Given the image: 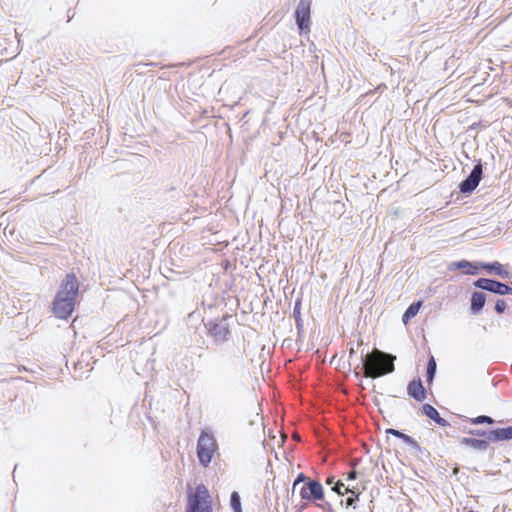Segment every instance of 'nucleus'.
<instances>
[{
	"instance_id": "nucleus-1",
	"label": "nucleus",
	"mask_w": 512,
	"mask_h": 512,
	"mask_svg": "<svg viewBox=\"0 0 512 512\" xmlns=\"http://www.w3.org/2000/svg\"><path fill=\"white\" fill-rule=\"evenodd\" d=\"M78 293L79 281L77 277L74 273L66 274L52 303V310L57 318L67 320L72 315Z\"/></svg>"
},
{
	"instance_id": "nucleus-2",
	"label": "nucleus",
	"mask_w": 512,
	"mask_h": 512,
	"mask_svg": "<svg viewBox=\"0 0 512 512\" xmlns=\"http://www.w3.org/2000/svg\"><path fill=\"white\" fill-rule=\"evenodd\" d=\"M395 360L396 356L379 349L361 353L362 370L366 377L373 379L392 373L395 370Z\"/></svg>"
},
{
	"instance_id": "nucleus-3",
	"label": "nucleus",
	"mask_w": 512,
	"mask_h": 512,
	"mask_svg": "<svg viewBox=\"0 0 512 512\" xmlns=\"http://www.w3.org/2000/svg\"><path fill=\"white\" fill-rule=\"evenodd\" d=\"M232 319L233 316L228 313H225L221 317H216L207 321L202 319L206 335L212 339L215 345H223L232 338V330L229 323V321Z\"/></svg>"
},
{
	"instance_id": "nucleus-4",
	"label": "nucleus",
	"mask_w": 512,
	"mask_h": 512,
	"mask_svg": "<svg viewBox=\"0 0 512 512\" xmlns=\"http://www.w3.org/2000/svg\"><path fill=\"white\" fill-rule=\"evenodd\" d=\"M212 498L203 483L197 484L192 492L188 487L186 512H213Z\"/></svg>"
},
{
	"instance_id": "nucleus-5",
	"label": "nucleus",
	"mask_w": 512,
	"mask_h": 512,
	"mask_svg": "<svg viewBox=\"0 0 512 512\" xmlns=\"http://www.w3.org/2000/svg\"><path fill=\"white\" fill-rule=\"evenodd\" d=\"M217 451L218 443L213 433L206 429L201 430L196 447L199 464L204 468L208 467Z\"/></svg>"
},
{
	"instance_id": "nucleus-6",
	"label": "nucleus",
	"mask_w": 512,
	"mask_h": 512,
	"mask_svg": "<svg viewBox=\"0 0 512 512\" xmlns=\"http://www.w3.org/2000/svg\"><path fill=\"white\" fill-rule=\"evenodd\" d=\"M463 432L473 436L474 438L488 441L489 444L512 440V426L493 429H468L464 426Z\"/></svg>"
},
{
	"instance_id": "nucleus-7",
	"label": "nucleus",
	"mask_w": 512,
	"mask_h": 512,
	"mask_svg": "<svg viewBox=\"0 0 512 512\" xmlns=\"http://www.w3.org/2000/svg\"><path fill=\"white\" fill-rule=\"evenodd\" d=\"M312 0H299L294 11V18L300 34L310 31Z\"/></svg>"
},
{
	"instance_id": "nucleus-8",
	"label": "nucleus",
	"mask_w": 512,
	"mask_h": 512,
	"mask_svg": "<svg viewBox=\"0 0 512 512\" xmlns=\"http://www.w3.org/2000/svg\"><path fill=\"white\" fill-rule=\"evenodd\" d=\"M482 178H483V165H482V161L479 159V160L475 161V164H474L473 169L471 170L470 174L459 183V185H458L459 192L464 195L471 194L478 187Z\"/></svg>"
},
{
	"instance_id": "nucleus-9",
	"label": "nucleus",
	"mask_w": 512,
	"mask_h": 512,
	"mask_svg": "<svg viewBox=\"0 0 512 512\" xmlns=\"http://www.w3.org/2000/svg\"><path fill=\"white\" fill-rule=\"evenodd\" d=\"M473 286L500 296L512 295V287L492 278H478L473 282Z\"/></svg>"
},
{
	"instance_id": "nucleus-10",
	"label": "nucleus",
	"mask_w": 512,
	"mask_h": 512,
	"mask_svg": "<svg viewBox=\"0 0 512 512\" xmlns=\"http://www.w3.org/2000/svg\"><path fill=\"white\" fill-rule=\"evenodd\" d=\"M300 496L305 500H322L324 498L323 486L318 480H309L301 488Z\"/></svg>"
},
{
	"instance_id": "nucleus-11",
	"label": "nucleus",
	"mask_w": 512,
	"mask_h": 512,
	"mask_svg": "<svg viewBox=\"0 0 512 512\" xmlns=\"http://www.w3.org/2000/svg\"><path fill=\"white\" fill-rule=\"evenodd\" d=\"M407 394L418 402H423L426 399L427 392L420 378L413 379L408 383Z\"/></svg>"
},
{
	"instance_id": "nucleus-12",
	"label": "nucleus",
	"mask_w": 512,
	"mask_h": 512,
	"mask_svg": "<svg viewBox=\"0 0 512 512\" xmlns=\"http://www.w3.org/2000/svg\"><path fill=\"white\" fill-rule=\"evenodd\" d=\"M480 262H471L465 259L454 261L449 264L450 270H464L466 275H477L481 266Z\"/></svg>"
},
{
	"instance_id": "nucleus-13",
	"label": "nucleus",
	"mask_w": 512,
	"mask_h": 512,
	"mask_svg": "<svg viewBox=\"0 0 512 512\" xmlns=\"http://www.w3.org/2000/svg\"><path fill=\"white\" fill-rule=\"evenodd\" d=\"M487 301V296L482 291H473L470 298V313L472 315H479Z\"/></svg>"
},
{
	"instance_id": "nucleus-14",
	"label": "nucleus",
	"mask_w": 512,
	"mask_h": 512,
	"mask_svg": "<svg viewBox=\"0 0 512 512\" xmlns=\"http://www.w3.org/2000/svg\"><path fill=\"white\" fill-rule=\"evenodd\" d=\"M421 413L439 426L452 428V425L446 419L441 417L437 409L431 404H423L421 407Z\"/></svg>"
},
{
	"instance_id": "nucleus-15",
	"label": "nucleus",
	"mask_w": 512,
	"mask_h": 512,
	"mask_svg": "<svg viewBox=\"0 0 512 512\" xmlns=\"http://www.w3.org/2000/svg\"><path fill=\"white\" fill-rule=\"evenodd\" d=\"M479 265L489 274H495L504 279L511 277V273L498 261L480 262Z\"/></svg>"
},
{
	"instance_id": "nucleus-16",
	"label": "nucleus",
	"mask_w": 512,
	"mask_h": 512,
	"mask_svg": "<svg viewBox=\"0 0 512 512\" xmlns=\"http://www.w3.org/2000/svg\"><path fill=\"white\" fill-rule=\"evenodd\" d=\"M460 445L471 447L472 449L478 452H485L488 447V441H484L482 439L474 438V437H463L460 440Z\"/></svg>"
},
{
	"instance_id": "nucleus-17",
	"label": "nucleus",
	"mask_w": 512,
	"mask_h": 512,
	"mask_svg": "<svg viewBox=\"0 0 512 512\" xmlns=\"http://www.w3.org/2000/svg\"><path fill=\"white\" fill-rule=\"evenodd\" d=\"M422 307V301L417 300L412 302L402 315V322L406 325L411 319H413Z\"/></svg>"
},
{
	"instance_id": "nucleus-18",
	"label": "nucleus",
	"mask_w": 512,
	"mask_h": 512,
	"mask_svg": "<svg viewBox=\"0 0 512 512\" xmlns=\"http://www.w3.org/2000/svg\"><path fill=\"white\" fill-rule=\"evenodd\" d=\"M386 434L392 435V436L402 440L405 444H407L411 448L413 446L417 445V441L413 437L409 436L408 434H405L404 432H402L400 430H397L394 428H388V429H386Z\"/></svg>"
},
{
	"instance_id": "nucleus-19",
	"label": "nucleus",
	"mask_w": 512,
	"mask_h": 512,
	"mask_svg": "<svg viewBox=\"0 0 512 512\" xmlns=\"http://www.w3.org/2000/svg\"><path fill=\"white\" fill-rule=\"evenodd\" d=\"M292 317L295 319V324L298 332L303 331V320L301 318V299H297L294 303Z\"/></svg>"
},
{
	"instance_id": "nucleus-20",
	"label": "nucleus",
	"mask_w": 512,
	"mask_h": 512,
	"mask_svg": "<svg viewBox=\"0 0 512 512\" xmlns=\"http://www.w3.org/2000/svg\"><path fill=\"white\" fill-rule=\"evenodd\" d=\"M437 370V364L436 360L433 356H430L427 361V367H426V381L428 384L432 383Z\"/></svg>"
},
{
	"instance_id": "nucleus-21",
	"label": "nucleus",
	"mask_w": 512,
	"mask_h": 512,
	"mask_svg": "<svg viewBox=\"0 0 512 512\" xmlns=\"http://www.w3.org/2000/svg\"><path fill=\"white\" fill-rule=\"evenodd\" d=\"M345 493H351V496H349L347 499H346V505L347 507H352V508H356V502L359 500V496H360V491L357 490L356 488H350L349 486H347L345 488Z\"/></svg>"
},
{
	"instance_id": "nucleus-22",
	"label": "nucleus",
	"mask_w": 512,
	"mask_h": 512,
	"mask_svg": "<svg viewBox=\"0 0 512 512\" xmlns=\"http://www.w3.org/2000/svg\"><path fill=\"white\" fill-rule=\"evenodd\" d=\"M230 507L233 512H243L240 494L233 491L230 494Z\"/></svg>"
},
{
	"instance_id": "nucleus-23",
	"label": "nucleus",
	"mask_w": 512,
	"mask_h": 512,
	"mask_svg": "<svg viewBox=\"0 0 512 512\" xmlns=\"http://www.w3.org/2000/svg\"><path fill=\"white\" fill-rule=\"evenodd\" d=\"M469 421L473 425H493L496 422L494 418L488 415H479L473 418H469Z\"/></svg>"
},
{
	"instance_id": "nucleus-24",
	"label": "nucleus",
	"mask_w": 512,
	"mask_h": 512,
	"mask_svg": "<svg viewBox=\"0 0 512 512\" xmlns=\"http://www.w3.org/2000/svg\"><path fill=\"white\" fill-rule=\"evenodd\" d=\"M412 449L415 450V454L416 456L421 460V461H425L426 459H428L430 457V452L419 445V443L417 442V445L416 446H413Z\"/></svg>"
},
{
	"instance_id": "nucleus-25",
	"label": "nucleus",
	"mask_w": 512,
	"mask_h": 512,
	"mask_svg": "<svg viewBox=\"0 0 512 512\" xmlns=\"http://www.w3.org/2000/svg\"><path fill=\"white\" fill-rule=\"evenodd\" d=\"M506 307H507V304L504 299H497V301L495 302L494 309H495L496 313L502 314L506 310Z\"/></svg>"
},
{
	"instance_id": "nucleus-26",
	"label": "nucleus",
	"mask_w": 512,
	"mask_h": 512,
	"mask_svg": "<svg viewBox=\"0 0 512 512\" xmlns=\"http://www.w3.org/2000/svg\"><path fill=\"white\" fill-rule=\"evenodd\" d=\"M342 488H346L344 483L340 480L336 481L334 485L332 486V491L337 493L338 495L342 496L345 494V492H342Z\"/></svg>"
},
{
	"instance_id": "nucleus-27",
	"label": "nucleus",
	"mask_w": 512,
	"mask_h": 512,
	"mask_svg": "<svg viewBox=\"0 0 512 512\" xmlns=\"http://www.w3.org/2000/svg\"><path fill=\"white\" fill-rule=\"evenodd\" d=\"M306 479V476L304 473H299L296 478L294 479V482H293V487L297 486L298 484H300L301 482L305 481Z\"/></svg>"
},
{
	"instance_id": "nucleus-28",
	"label": "nucleus",
	"mask_w": 512,
	"mask_h": 512,
	"mask_svg": "<svg viewBox=\"0 0 512 512\" xmlns=\"http://www.w3.org/2000/svg\"><path fill=\"white\" fill-rule=\"evenodd\" d=\"M357 475H358L357 471H356L355 469H352V470H350V471L347 473L346 479H347L348 481H354V480H356V479H357Z\"/></svg>"
},
{
	"instance_id": "nucleus-29",
	"label": "nucleus",
	"mask_w": 512,
	"mask_h": 512,
	"mask_svg": "<svg viewBox=\"0 0 512 512\" xmlns=\"http://www.w3.org/2000/svg\"><path fill=\"white\" fill-rule=\"evenodd\" d=\"M335 482H336L335 481V477L333 475L328 476L327 479H326V484L327 485H332L333 486Z\"/></svg>"
},
{
	"instance_id": "nucleus-30",
	"label": "nucleus",
	"mask_w": 512,
	"mask_h": 512,
	"mask_svg": "<svg viewBox=\"0 0 512 512\" xmlns=\"http://www.w3.org/2000/svg\"><path fill=\"white\" fill-rule=\"evenodd\" d=\"M356 353L354 347H351L349 350L350 358Z\"/></svg>"
},
{
	"instance_id": "nucleus-31",
	"label": "nucleus",
	"mask_w": 512,
	"mask_h": 512,
	"mask_svg": "<svg viewBox=\"0 0 512 512\" xmlns=\"http://www.w3.org/2000/svg\"><path fill=\"white\" fill-rule=\"evenodd\" d=\"M458 472H459V467H458V466H455V467L453 468V473H452V474H453V475H457V473H458Z\"/></svg>"
},
{
	"instance_id": "nucleus-32",
	"label": "nucleus",
	"mask_w": 512,
	"mask_h": 512,
	"mask_svg": "<svg viewBox=\"0 0 512 512\" xmlns=\"http://www.w3.org/2000/svg\"><path fill=\"white\" fill-rule=\"evenodd\" d=\"M446 435L450 437H455L454 431H447Z\"/></svg>"
},
{
	"instance_id": "nucleus-33",
	"label": "nucleus",
	"mask_w": 512,
	"mask_h": 512,
	"mask_svg": "<svg viewBox=\"0 0 512 512\" xmlns=\"http://www.w3.org/2000/svg\"><path fill=\"white\" fill-rule=\"evenodd\" d=\"M468 512H476V511H474V510H469Z\"/></svg>"
}]
</instances>
